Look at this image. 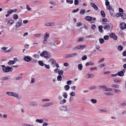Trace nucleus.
<instances>
[{
	"mask_svg": "<svg viewBox=\"0 0 126 126\" xmlns=\"http://www.w3.org/2000/svg\"><path fill=\"white\" fill-rule=\"evenodd\" d=\"M79 3V1L78 0H75L74 1V4L75 5H77Z\"/></svg>",
	"mask_w": 126,
	"mask_h": 126,
	"instance_id": "63",
	"label": "nucleus"
},
{
	"mask_svg": "<svg viewBox=\"0 0 126 126\" xmlns=\"http://www.w3.org/2000/svg\"><path fill=\"white\" fill-rule=\"evenodd\" d=\"M90 4L91 6L95 10H97L98 9V7L94 3H90Z\"/></svg>",
	"mask_w": 126,
	"mask_h": 126,
	"instance_id": "13",
	"label": "nucleus"
},
{
	"mask_svg": "<svg viewBox=\"0 0 126 126\" xmlns=\"http://www.w3.org/2000/svg\"><path fill=\"white\" fill-rule=\"evenodd\" d=\"M65 89L66 91L68 90L70 88V86L68 85H66L64 86Z\"/></svg>",
	"mask_w": 126,
	"mask_h": 126,
	"instance_id": "30",
	"label": "nucleus"
},
{
	"mask_svg": "<svg viewBox=\"0 0 126 126\" xmlns=\"http://www.w3.org/2000/svg\"><path fill=\"white\" fill-rule=\"evenodd\" d=\"M91 28L93 30H94L95 29V26L94 24L92 25L91 26Z\"/></svg>",
	"mask_w": 126,
	"mask_h": 126,
	"instance_id": "50",
	"label": "nucleus"
},
{
	"mask_svg": "<svg viewBox=\"0 0 126 126\" xmlns=\"http://www.w3.org/2000/svg\"><path fill=\"white\" fill-rule=\"evenodd\" d=\"M14 20L13 19L10 20L8 22L7 24L11 25L14 22Z\"/></svg>",
	"mask_w": 126,
	"mask_h": 126,
	"instance_id": "17",
	"label": "nucleus"
},
{
	"mask_svg": "<svg viewBox=\"0 0 126 126\" xmlns=\"http://www.w3.org/2000/svg\"><path fill=\"white\" fill-rule=\"evenodd\" d=\"M121 16L122 18L124 19H125L126 18V15L124 13H123L122 14H121Z\"/></svg>",
	"mask_w": 126,
	"mask_h": 126,
	"instance_id": "40",
	"label": "nucleus"
},
{
	"mask_svg": "<svg viewBox=\"0 0 126 126\" xmlns=\"http://www.w3.org/2000/svg\"><path fill=\"white\" fill-rule=\"evenodd\" d=\"M107 9L108 10H109L110 12V15L112 16L114 12V10L112 7L110 5L107 6L106 7Z\"/></svg>",
	"mask_w": 126,
	"mask_h": 126,
	"instance_id": "2",
	"label": "nucleus"
},
{
	"mask_svg": "<svg viewBox=\"0 0 126 126\" xmlns=\"http://www.w3.org/2000/svg\"><path fill=\"white\" fill-rule=\"evenodd\" d=\"M22 78V76H19V77H17L16 78V80H18L19 79H21Z\"/></svg>",
	"mask_w": 126,
	"mask_h": 126,
	"instance_id": "62",
	"label": "nucleus"
},
{
	"mask_svg": "<svg viewBox=\"0 0 126 126\" xmlns=\"http://www.w3.org/2000/svg\"><path fill=\"white\" fill-rule=\"evenodd\" d=\"M85 10L84 9H81L80 12V14L81 15H83L85 12Z\"/></svg>",
	"mask_w": 126,
	"mask_h": 126,
	"instance_id": "35",
	"label": "nucleus"
},
{
	"mask_svg": "<svg viewBox=\"0 0 126 126\" xmlns=\"http://www.w3.org/2000/svg\"><path fill=\"white\" fill-rule=\"evenodd\" d=\"M8 48L7 47H2L1 49L4 52H7L6 49Z\"/></svg>",
	"mask_w": 126,
	"mask_h": 126,
	"instance_id": "24",
	"label": "nucleus"
},
{
	"mask_svg": "<svg viewBox=\"0 0 126 126\" xmlns=\"http://www.w3.org/2000/svg\"><path fill=\"white\" fill-rule=\"evenodd\" d=\"M33 56H34L36 58H38L39 57V55L37 54H35Z\"/></svg>",
	"mask_w": 126,
	"mask_h": 126,
	"instance_id": "52",
	"label": "nucleus"
},
{
	"mask_svg": "<svg viewBox=\"0 0 126 126\" xmlns=\"http://www.w3.org/2000/svg\"><path fill=\"white\" fill-rule=\"evenodd\" d=\"M104 24V25L103 28L106 31H108L110 29V27L108 24L106 23H103Z\"/></svg>",
	"mask_w": 126,
	"mask_h": 126,
	"instance_id": "3",
	"label": "nucleus"
},
{
	"mask_svg": "<svg viewBox=\"0 0 126 126\" xmlns=\"http://www.w3.org/2000/svg\"><path fill=\"white\" fill-rule=\"evenodd\" d=\"M44 65L46 68L47 69H49L50 68V67L49 65H47L46 64H45Z\"/></svg>",
	"mask_w": 126,
	"mask_h": 126,
	"instance_id": "48",
	"label": "nucleus"
},
{
	"mask_svg": "<svg viewBox=\"0 0 126 126\" xmlns=\"http://www.w3.org/2000/svg\"><path fill=\"white\" fill-rule=\"evenodd\" d=\"M105 5L107 6H109L110 4V2L109 1H106L105 2Z\"/></svg>",
	"mask_w": 126,
	"mask_h": 126,
	"instance_id": "60",
	"label": "nucleus"
},
{
	"mask_svg": "<svg viewBox=\"0 0 126 126\" xmlns=\"http://www.w3.org/2000/svg\"><path fill=\"white\" fill-rule=\"evenodd\" d=\"M26 8L29 11H31L32 10V9L28 5H26Z\"/></svg>",
	"mask_w": 126,
	"mask_h": 126,
	"instance_id": "54",
	"label": "nucleus"
},
{
	"mask_svg": "<svg viewBox=\"0 0 126 126\" xmlns=\"http://www.w3.org/2000/svg\"><path fill=\"white\" fill-rule=\"evenodd\" d=\"M104 91H112V89L110 88H107L106 87L105 88V90H104Z\"/></svg>",
	"mask_w": 126,
	"mask_h": 126,
	"instance_id": "28",
	"label": "nucleus"
},
{
	"mask_svg": "<svg viewBox=\"0 0 126 126\" xmlns=\"http://www.w3.org/2000/svg\"><path fill=\"white\" fill-rule=\"evenodd\" d=\"M19 19L20 22H17L16 24V28L17 29L22 24V19L21 18H19Z\"/></svg>",
	"mask_w": 126,
	"mask_h": 126,
	"instance_id": "5",
	"label": "nucleus"
},
{
	"mask_svg": "<svg viewBox=\"0 0 126 126\" xmlns=\"http://www.w3.org/2000/svg\"><path fill=\"white\" fill-rule=\"evenodd\" d=\"M32 63H38V61L36 60L33 59L32 61Z\"/></svg>",
	"mask_w": 126,
	"mask_h": 126,
	"instance_id": "51",
	"label": "nucleus"
},
{
	"mask_svg": "<svg viewBox=\"0 0 126 126\" xmlns=\"http://www.w3.org/2000/svg\"><path fill=\"white\" fill-rule=\"evenodd\" d=\"M28 105H30L36 106L37 105V104L36 102H29L28 103Z\"/></svg>",
	"mask_w": 126,
	"mask_h": 126,
	"instance_id": "19",
	"label": "nucleus"
},
{
	"mask_svg": "<svg viewBox=\"0 0 126 126\" xmlns=\"http://www.w3.org/2000/svg\"><path fill=\"white\" fill-rule=\"evenodd\" d=\"M35 37H38L41 36L42 34L41 33H40L39 34H35Z\"/></svg>",
	"mask_w": 126,
	"mask_h": 126,
	"instance_id": "53",
	"label": "nucleus"
},
{
	"mask_svg": "<svg viewBox=\"0 0 126 126\" xmlns=\"http://www.w3.org/2000/svg\"><path fill=\"white\" fill-rule=\"evenodd\" d=\"M98 87L100 88V89H102V88L105 89L106 87V86L105 85H103L99 86Z\"/></svg>",
	"mask_w": 126,
	"mask_h": 126,
	"instance_id": "44",
	"label": "nucleus"
},
{
	"mask_svg": "<svg viewBox=\"0 0 126 126\" xmlns=\"http://www.w3.org/2000/svg\"><path fill=\"white\" fill-rule=\"evenodd\" d=\"M113 81L115 82H121V80H118L115 78L114 79Z\"/></svg>",
	"mask_w": 126,
	"mask_h": 126,
	"instance_id": "38",
	"label": "nucleus"
},
{
	"mask_svg": "<svg viewBox=\"0 0 126 126\" xmlns=\"http://www.w3.org/2000/svg\"><path fill=\"white\" fill-rule=\"evenodd\" d=\"M2 68V70L4 72L7 73L12 72L13 70V68L12 67L9 66H7L6 67L4 65H1Z\"/></svg>",
	"mask_w": 126,
	"mask_h": 126,
	"instance_id": "1",
	"label": "nucleus"
},
{
	"mask_svg": "<svg viewBox=\"0 0 126 126\" xmlns=\"http://www.w3.org/2000/svg\"><path fill=\"white\" fill-rule=\"evenodd\" d=\"M42 101L43 102L44 101H50V100L49 99H44L42 100Z\"/></svg>",
	"mask_w": 126,
	"mask_h": 126,
	"instance_id": "59",
	"label": "nucleus"
},
{
	"mask_svg": "<svg viewBox=\"0 0 126 126\" xmlns=\"http://www.w3.org/2000/svg\"><path fill=\"white\" fill-rule=\"evenodd\" d=\"M11 77L10 76H7L6 77H2L1 78V80H2L4 81L7 79H10Z\"/></svg>",
	"mask_w": 126,
	"mask_h": 126,
	"instance_id": "15",
	"label": "nucleus"
},
{
	"mask_svg": "<svg viewBox=\"0 0 126 126\" xmlns=\"http://www.w3.org/2000/svg\"><path fill=\"white\" fill-rule=\"evenodd\" d=\"M36 122H38L40 123H42L44 122V121L43 119H37L36 120Z\"/></svg>",
	"mask_w": 126,
	"mask_h": 126,
	"instance_id": "23",
	"label": "nucleus"
},
{
	"mask_svg": "<svg viewBox=\"0 0 126 126\" xmlns=\"http://www.w3.org/2000/svg\"><path fill=\"white\" fill-rule=\"evenodd\" d=\"M84 38L83 37L80 38L79 39L78 41L79 42H81L83 41L84 40V39H83Z\"/></svg>",
	"mask_w": 126,
	"mask_h": 126,
	"instance_id": "55",
	"label": "nucleus"
},
{
	"mask_svg": "<svg viewBox=\"0 0 126 126\" xmlns=\"http://www.w3.org/2000/svg\"><path fill=\"white\" fill-rule=\"evenodd\" d=\"M32 59V58L29 56H27L25 57L24 58V61L27 62H30Z\"/></svg>",
	"mask_w": 126,
	"mask_h": 126,
	"instance_id": "9",
	"label": "nucleus"
},
{
	"mask_svg": "<svg viewBox=\"0 0 126 126\" xmlns=\"http://www.w3.org/2000/svg\"><path fill=\"white\" fill-rule=\"evenodd\" d=\"M80 47L81 49H83L84 47H86V45H80Z\"/></svg>",
	"mask_w": 126,
	"mask_h": 126,
	"instance_id": "47",
	"label": "nucleus"
},
{
	"mask_svg": "<svg viewBox=\"0 0 126 126\" xmlns=\"http://www.w3.org/2000/svg\"><path fill=\"white\" fill-rule=\"evenodd\" d=\"M8 63L10 64H14V62L12 60H10Z\"/></svg>",
	"mask_w": 126,
	"mask_h": 126,
	"instance_id": "45",
	"label": "nucleus"
},
{
	"mask_svg": "<svg viewBox=\"0 0 126 126\" xmlns=\"http://www.w3.org/2000/svg\"><path fill=\"white\" fill-rule=\"evenodd\" d=\"M98 111L99 112H107V110H103L100 109H98Z\"/></svg>",
	"mask_w": 126,
	"mask_h": 126,
	"instance_id": "27",
	"label": "nucleus"
},
{
	"mask_svg": "<svg viewBox=\"0 0 126 126\" xmlns=\"http://www.w3.org/2000/svg\"><path fill=\"white\" fill-rule=\"evenodd\" d=\"M14 97H16L18 99H20L21 98V96L17 93L14 92L13 95Z\"/></svg>",
	"mask_w": 126,
	"mask_h": 126,
	"instance_id": "11",
	"label": "nucleus"
},
{
	"mask_svg": "<svg viewBox=\"0 0 126 126\" xmlns=\"http://www.w3.org/2000/svg\"><path fill=\"white\" fill-rule=\"evenodd\" d=\"M121 105L122 106H126V101L124 102L121 103Z\"/></svg>",
	"mask_w": 126,
	"mask_h": 126,
	"instance_id": "64",
	"label": "nucleus"
},
{
	"mask_svg": "<svg viewBox=\"0 0 126 126\" xmlns=\"http://www.w3.org/2000/svg\"><path fill=\"white\" fill-rule=\"evenodd\" d=\"M94 77V75L93 74H87L86 76L85 77L87 78H92Z\"/></svg>",
	"mask_w": 126,
	"mask_h": 126,
	"instance_id": "12",
	"label": "nucleus"
},
{
	"mask_svg": "<svg viewBox=\"0 0 126 126\" xmlns=\"http://www.w3.org/2000/svg\"><path fill=\"white\" fill-rule=\"evenodd\" d=\"M82 25V23L81 22H79L77 23L76 26L77 27L80 26Z\"/></svg>",
	"mask_w": 126,
	"mask_h": 126,
	"instance_id": "58",
	"label": "nucleus"
},
{
	"mask_svg": "<svg viewBox=\"0 0 126 126\" xmlns=\"http://www.w3.org/2000/svg\"><path fill=\"white\" fill-rule=\"evenodd\" d=\"M48 62L51 64L53 67L55 66L56 62L54 59H50L48 61Z\"/></svg>",
	"mask_w": 126,
	"mask_h": 126,
	"instance_id": "4",
	"label": "nucleus"
},
{
	"mask_svg": "<svg viewBox=\"0 0 126 126\" xmlns=\"http://www.w3.org/2000/svg\"><path fill=\"white\" fill-rule=\"evenodd\" d=\"M23 126H34V125L25 124H23Z\"/></svg>",
	"mask_w": 126,
	"mask_h": 126,
	"instance_id": "57",
	"label": "nucleus"
},
{
	"mask_svg": "<svg viewBox=\"0 0 126 126\" xmlns=\"http://www.w3.org/2000/svg\"><path fill=\"white\" fill-rule=\"evenodd\" d=\"M90 101L92 102L93 103L95 104L96 103L97 100L95 99H91L90 100Z\"/></svg>",
	"mask_w": 126,
	"mask_h": 126,
	"instance_id": "34",
	"label": "nucleus"
},
{
	"mask_svg": "<svg viewBox=\"0 0 126 126\" xmlns=\"http://www.w3.org/2000/svg\"><path fill=\"white\" fill-rule=\"evenodd\" d=\"M103 38L106 40H108L109 38V36L108 35H106L104 36Z\"/></svg>",
	"mask_w": 126,
	"mask_h": 126,
	"instance_id": "43",
	"label": "nucleus"
},
{
	"mask_svg": "<svg viewBox=\"0 0 126 126\" xmlns=\"http://www.w3.org/2000/svg\"><path fill=\"white\" fill-rule=\"evenodd\" d=\"M67 2L69 3L70 4H72L73 2V0H66Z\"/></svg>",
	"mask_w": 126,
	"mask_h": 126,
	"instance_id": "42",
	"label": "nucleus"
},
{
	"mask_svg": "<svg viewBox=\"0 0 126 126\" xmlns=\"http://www.w3.org/2000/svg\"><path fill=\"white\" fill-rule=\"evenodd\" d=\"M57 79L58 81H61L62 79V77L61 75H59L57 77Z\"/></svg>",
	"mask_w": 126,
	"mask_h": 126,
	"instance_id": "36",
	"label": "nucleus"
},
{
	"mask_svg": "<svg viewBox=\"0 0 126 126\" xmlns=\"http://www.w3.org/2000/svg\"><path fill=\"white\" fill-rule=\"evenodd\" d=\"M49 36V34L48 33H46L45 34L44 39H47V38H48Z\"/></svg>",
	"mask_w": 126,
	"mask_h": 126,
	"instance_id": "20",
	"label": "nucleus"
},
{
	"mask_svg": "<svg viewBox=\"0 0 126 126\" xmlns=\"http://www.w3.org/2000/svg\"><path fill=\"white\" fill-rule=\"evenodd\" d=\"M103 27L102 26H98V28L99 31L100 32H102L103 31L102 28Z\"/></svg>",
	"mask_w": 126,
	"mask_h": 126,
	"instance_id": "26",
	"label": "nucleus"
},
{
	"mask_svg": "<svg viewBox=\"0 0 126 126\" xmlns=\"http://www.w3.org/2000/svg\"><path fill=\"white\" fill-rule=\"evenodd\" d=\"M87 58V56L86 55H84L82 57V60H85Z\"/></svg>",
	"mask_w": 126,
	"mask_h": 126,
	"instance_id": "46",
	"label": "nucleus"
},
{
	"mask_svg": "<svg viewBox=\"0 0 126 126\" xmlns=\"http://www.w3.org/2000/svg\"><path fill=\"white\" fill-rule=\"evenodd\" d=\"M53 103H49L45 104L43 105V106L45 107H47L53 105Z\"/></svg>",
	"mask_w": 126,
	"mask_h": 126,
	"instance_id": "18",
	"label": "nucleus"
},
{
	"mask_svg": "<svg viewBox=\"0 0 126 126\" xmlns=\"http://www.w3.org/2000/svg\"><path fill=\"white\" fill-rule=\"evenodd\" d=\"M85 19L88 21H91L92 20V18L91 16H87L85 17Z\"/></svg>",
	"mask_w": 126,
	"mask_h": 126,
	"instance_id": "16",
	"label": "nucleus"
},
{
	"mask_svg": "<svg viewBox=\"0 0 126 126\" xmlns=\"http://www.w3.org/2000/svg\"><path fill=\"white\" fill-rule=\"evenodd\" d=\"M126 69H123L121 71L118 72L117 73L118 76H123L124 75V73L125 72Z\"/></svg>",
	"mask_w": 126,
	"mask_h": 126,
	"instance_id": "6",
	"label": "nucleus"
},
{
	"mask_svg": "<svg viewBox=\"0 0 126 126\" xmlns=\"http://www.w3.org/2000/svg\"><path fill=\"white\" fill-rule=\"evenodd\" d=\"M111 86L112 87L114 88H118L119 87V86L118 85H116L115 84H112L111 85Z\"/></svg>",
	"mask_w": 126,
	"mask_h": 126,
	"instance_id": "39",
	"label": "nucleus"
},
{
	"mask_svg": "<svg viewBox=\"0 0 126 126\" xmlns=\"http://www.w3.org/2000/svg\"><path fill=\"white\" fill-rule=\"evenodd\" d=\"M78 67V69L79 70H82L83 66L81 64H79Z\"/></svg>",
	"mask_w": 126,
	"mask_h": 126,
	"instance_id": "29",
	"label": "nucleus"
},
{
	"mask_svg": "<svg viewBox=\"0 0 126 126\" xmlns=\"http://www.w3.org/2000/svg\"><path fill=\"white\" fill-rule=\"evenodd\" d=\"M59 109L61 111H66L67 110L66 107L65 106H62L59 107Z\"/></svg>",
	"mask_w": 126,
	"mask_h": 126,
	"instance_id": "10",
	"label": "nucleus"
},
{
	"mask_svg": "<svg viewBox=\"0 0 126 126\" xmlns=\"http://www.w3.org/2000/svg\"><path fill=\"white\" fill-rule=\"evenodd\" d=\"M38 63L41 66H43L44 65L43 63L41 61H38Z\"/></svg>",
	"mask_w": 126,
	"mask_h": 126,
	"instance_id": "37",
	"label": "nucleus"
},
{
	"mask_svg": "<svg viewBox=\"0 0 126 126\" xmlns=\"http://www.w3.org/2000/svg\"><path fill=\"white\" fill-rule=\"evenodd\" d=\"M123 47L122 46L120 45L118 47L117 49L118 50L120 51H121L123 49Z\"/></svg>",
	"mask_w": 126,
	"mask_h": 126,
	"instance_id": "21",
	"label": "nucleus"
},
{
	"mask_svg": "<svg viewBox=\"0 0 126 126\" xmlns=\"http://www.w3.org/2000/svg\"><path fill=\"white\" fill-rule=\"evenodd\" d=\"M101 15L103 17H105V13L103 11H101L100 12Z\"/></svg>",
	"mask_w": 126,
	"mask_h": 126,
	"instance_id": "25",
	"label": "nucleus"
},
{
	"mask_svg": "<svg viewBox=\"0 0 126 126\" xmlns=\"http://www.w3.org/2000/svg\"><path fill=\"white\" fill-rule=\"evenodd\" d=\"M120 26L122 30H123L126 28V24L124 22H122L120 24Z\"/></svg>",
	"mask_w": 126,
	"mask_h": 126,
	"instance_id": "7",
	"label": "nucleus"
},
{
	"mask_svg": "<svg viewBox=\"0 0 126 126\" xmlns=\"http://www.w3.org/2000/svg\"><path fill=\"white\" fill-rule=\"evenodd\" d=\"M105 94L106 95H113V94L111 92H108L105 93Z\"/></svg>",
	"mask_w": 126,
	"mask_h": 126,
	"instance_id": "32",
	"label": "nucleus"
},
{
	"mask_svg": "<svg viewBox=\"0 0 126 126\" xmlns=\"http://www.w3.org/2000/svg\"><path fill=\"white\" fill-rule=\"evenodd\" d=\"M63 96L64 98H67V94L65 92H63Z\"/></svg>",
	"mask_w": 126,
	"mask_h": 126,
	"instance_id": "33",
	"label": "nucleus"
},
{
	"mask_svg": "<svg viewBox=\"0 0 126 126\" xmlns=\"http://www.w3.org/2000/svg\"><path fill=\"white\" fill-rule=\"evenodd\" d=\"M109 36L113 38L115 40H116L117 39V37L114 33H110L109 35Z\"/></svg>",
	"mask_w": 126,
	"mask_h": 126,
	"instance_id": "8",
	"label": "nucleus"
},
{
	"mask_svg": "<svg viewBox=\"0 0 126 126\" xmlns=\"http://www.w3.org/2000/svg\"><path fill=\"white\" fill-rule=\"evenodd\" d=\"M7 95L10 96H13L14 92H6Z\"/></svg>",
	"mask_w": 126,
	"mask_h": 126,
	"instance_id": "22",
	"label": "nucleus"
},
{
	"mask_svg": "<svg viewBox=\"0 0 126 126\" xmlns=\"http://www.w3.org/2000/svg\"><path fill=\"white\" fill-rule=\"evenodd\" d=\"M47 52L46 51H43L41 53L40 55L41 56H44L45 57L46 56H47Z\"/></svg>",
	"mask_w": 126,
	"mask_h": 126,
	"instance_id": "14",
	"label": "nucleus"
},
{
	"mask_svg": "<svg viewBox=\"0 0 126 126\" xmlns=\"http://www.w3.org/2000/svg\"><path fill=\"white\" fill-rule=\"evenodd\" d=\"M70 54L71 57H72L76 56L77 55V54L76 53H74Z\"/></svg>",
	"mask_w": 126,
	"mask_h": 126,
	"instance_id": "49",
	"label": "nucleus"
},
{
	"mask_svg": "<svg viewBox=\"0 0 126 126\" xmlns=\"http://www.w3.org/2000/svg\"><path fill=\"white\" fill-rule=\"evenodd\" d=\"M93 37V35H90L85 36L86 38H92Z\"/></svg>",
	"mask_w": 126,
	"mask_h": 126,
	"instance_id": "56",
	"label": "nucleus"
},
{
	"mask_svg": "<svg viewBox=\"0 0 126 126\" xmlns=\"http://www.w3.org/2000/svg\"><path fill=\"white\" fill-rule=\"evenodd\" d=\"M114 89V92H115L117 93H119L121 92V91L120 90H117V89Z\"/></svg>",
	"mask_w": 126,
	"mask_h": 126,
	"instance_id": "61",
	"label": "nucleus"
},
{
	"mask_svg": "<svg viewBox=\"0 0 126 126\" xmlns=\"http://www.w3.org/2000/svg\"><path fill=\"white\" fill-rule=\"evenodd\" d=\"M99 40L100 43L101 44L103 43L104 42V40L103 38H100Z\"/></svg>",
	"mask_w": 126,
	"mask_h": 126,
	"instance_id": "31",
	"label": "nucleus"
},
{
	"mask_svg": "<svg viewBox=\"0 0 126 126\" xmlns=\"http://www.w3.org/2000/svg\"><path fill=\"white\" fill-rule=\"evenodd\" d=\"M13 18L14 19H17L18 18V16L16 14H15L13 16Z\"/></svg>",
	"mask_w": 126,
	"mask_h": 126,
	"instance_id": "41",
	"label": "nucleus"
}]
</instances>
